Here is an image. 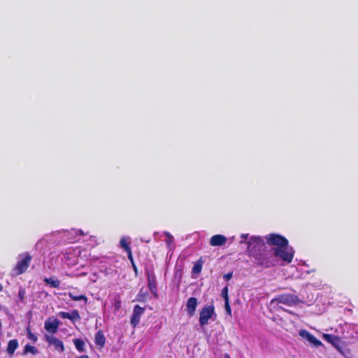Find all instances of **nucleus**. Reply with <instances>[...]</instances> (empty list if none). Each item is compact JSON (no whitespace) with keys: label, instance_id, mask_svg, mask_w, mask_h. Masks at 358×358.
<instances>
[{"label":"nucleus","instance_id":"nucleus-1","mask_svg":"<svg viewBox=\"0 0 358 358\" xmlns=\"http://www.w3.org/2000/svg\"><path fill=\"white\" fill-rule=\"evenodd\" d=\"M253 259L255 265L264 268L273 267L278 264V260L274 258L273 251L267 248L257 254Z\"/></svg>","mask_w":358,"mask_h":358},{"label":"nucleus","instance_id":"nucleus-2","mask_svg":"<svg viewBox=\"0 0 358 358\" xmlns=\"http://www.w3.org/2000/svg\"><path fill=\"white\" fill-rule=\"evenodd\" d=\"M247 244L248 255L252 258L267 248L264 240L260 236L250 237Z\"/></svg>","mask_w":358,"mask_h":358},{"label":"nucleus","instance_id":"nucleus-3","mask_svg":"<svg viewBox=\"0 0 358 358\" xmlns=\"http://www.w3.org/2000/svg\"><path fill=\"white\" fill-rule=\"evenodd\" d=\"M301 302L302 301L297 295L293 294H282L271 299V304L276 303L278 305L279 303H282L287 306H294Z\"/></svg>","mask_w":358,"mask_h":358},{"label":"nucleus","instance_id":"nucleus-4","mask_svg":"<svg viewBox=\"0 0 358 358\" xmlns=\"http://www.w3.org/2000/svg\"><path fill=\"white\" fill-rule=\"evenodd\" d=\"M273 254L275 259L280 258L282 261L289 264L294 258V251L288 245L285 248H274L273 249Z\"/></svg>","mask_w":358,"mask_h":358},{"label":"nucleus","instance_id":"nucleus-5","mask_svg":"<svg viewBox=\"0 0 358 358\" xmlns=\"http://www.w3.org/2000/svg\"><path fill=\"white\" fill-rule=\"evenodd\" d=\"M20 259L17 262L15 266L13 268V272L17 275L25 273L30 266L31 262L32 260V256L28 252H24L20 255Z\"/></svg>","mask_w":358,"mask_h":358},{"label":"nucleus","instance_id":"nucleus-6","mask_svg":"<svg viewBox=\"0 0 358 358\" xmlns=\"http://www.w3.org/2000/svg\"><path fill=\"white\" fill-rule=\"evenodd\" d=\"M265 239L268 245L275 246V248H285L289 244L285 237L277 234H268L265 236Z\"/></svg>","mask_w":358,"mask_h":358},{"label":"nucleus","instance_id":"nucleus-7","mask_svg":"<svg viewBox=\"0 0 358 358\" xmlns=\"http://www.w3.org/2000/svg\"><path fill=\"white\" fill-rule=\"evenodd\" d=\"M215 313V308L213 305L203 306L199 313V324L204 326L208 323V320Z\"/></svg>","mask_w":358,"mask_h":358},{"label":"nucleus","instance_id":"nucleus-8","mask_svg":"<svg viewBox=\"0 0 358 358\" xmlns=\"http://www.w3.org/2000/svg\"><path fill=\"white\" fill-rule=\"evenodd\" d=\"M148 285L150 292L155 298L158 297L156 276L153 271H146Z\"/></svg>","mask_w":358,"mask_h":358},{"label":"nucleus","instance_id":"nucleus-9","mask_svg":"<svg viewBox=\"0 0 358 358\" xmlns=\"http://www.w3.org/2000/svg\"><path fill=\"white\" fill-rule=\"evenodd\" d=\"M145 312V308L141 307L139 305H136L134 307L133 313L131 317V324L135 328L140 322L141 316Z\"/></svg>","mask_w":358,"mask_h":358},{"label":"nucleus","instance_id":"nucleus-10","mask_svg":"<svg viewBox=\"0 0 358 358\" xmlns=\"http://www.w3.org/2000/svg\"><path fill=\"white\" fill-rule=\"evenodd\" d=\"M299 334L303 338L306 339L311 345L315 347H319L322 345V343L317 339L312 334L308 332L307 330L301 329L299 331Z\"/></svg>","mask_w":358,"mask_h":358},{"label":"nucleus","instance_id":"nucleus-11","mask_svg":"<svg viewBox=\"0 0 358 358\" xmlns=\"http://www.w3.org/2000/svg\"><path fill=\"white\" fill-rule=\"evenodd\" d=\"M45 341L49 343V345H53L55 350L59 352H63L64 351L65 348L63 342L57 338L53 336L46 335Z\"/></svg>","mask_w":358,"mask_h":358},{"label":"nucleus","instance_id":"nucleus-12","mask_svg":"<svg viewBox=\"0 0 358 358\" xmlns=\"http://www.w3.org/2000/svg\"><path fill=\"white\" fill-rule=\"evenodd\" d=\"M58 315L63 319L70 320L73 323L81 319L78 310H73L71 313L61 311L58 313Z\"/></svg>","mask_w":358,"mask_h":358},{"label":"nucleus","instance_id":"nucleus-13","mask_svg":"<svg viewBox=\"0 0 358 358\" xmlns=\"http://www.w3.org/2000/svg\"><path fill=\"white\" fill-rule=\"evenodd\" d=\"M198 303V300L195 297H190L187 299L186 303V311L189 317H192L195 314Z\"/></svg>","mask_w":358,"mask_h":358},{"label":"nucleus","instance_id":"nucleus-14","mask_svg":"<svg viewBox=\"0 0 358 358\" xmlns=\"http://www.w3.org/2000/svg\"><path fill=\"white\" fill-rule=\"evenodd\" d=\"M227 242V238L221 234L213 236L210 239V245L211 246H222Z\"/></svg>","mask_w":358,"mask_h":358},{"label":"nucleus","instance_id":"nucleus-15","mask_svg":"<svg viewBox=\"0 0 358 358\" xmlns=\"http://www.w3.org/2000/svg\"><path fill=\"white\" fill-rule=\"evenodd\" d=\"M59 325V321L57 318H54L52 322H45V329L52 334L57 333Z\"/></svg>","mask_w":358,"mask_h":358},{"label":"nucleus","instance_id":"nucleus-16","mask_svg":"<svg viewBox=\"0 0 358 358\" xmlns=\"http://www.w3.org/2000/svg\"><path fill=\"white\" fill-rule=\"evenodd\" d=\"M94 343L100 348L104 347L106 343V338L103 333V331L99 330L96 333L94 337Z\"/></svg>","mask_w":358,"mask_h":358},{"label":"nucleus","instance_id":"nucleus-17","mask_svg":"<svg viewBox=\"0 0 358 358\" xmlns=\"http://www.w3.org/2000/svg\"><path fill=\"white\" fill-rule=\"evenodd\" d=\"M322 337L327 342L331 343L335 347H336L340 342V338L333 334H324Z\"/></svg>","mask_w":358,"mask_h":358},{"label":"nucleus","instance_id":"nucleus-18","mask_svg":"<svg viewBox=\"0 0 358 358\" xmlns=\"http://www.w3.org/2000/svg\"><path fill=\"white\" fill-rule=\"evenodd\" d=\"M18 341L17 339H12L8 341L6 352L9 355H13L15 352V351L18 348Z\"/></svg>","mask_w":358,"mask_h":358},{"label":"nucleus","instance_id":"nucleus-19","mask_svg":"<svg viewBox=\"0 0 358 358\" xmlns=\"http://www.w3.org/2000/svg\"><path fill=\"white\" fill-rule=\"evenodd\" d=\"M203 262L202 260V257H201L199 259H198L196 262L195 264L194 265L192 270V273H195V274H198V273H201V271L202 270V267H203Z\"/></svg>","mask_w":358,"mask_h":358},{"label":"nucleus","instance_id":"nucleus-20","mask_svg":"<svg viewBox=\"0 0 358 358\" xmlns=\"http://www.w3.org/2000/svg\"><path fill=\"white\" fill-rule=\"evenodd\" d=\"M46 284L50 285L52 287L59 288L60 286V280L52 278H46L44 279Z\"/></svg>","mask_w":358,"mask_h":358},{"label":"nucleus","instance_id":"nucleus-21","mask_svg":"<svg viewBox=\"0 0 358 358\" xmlns=\"http://www.w3.org/2000/svg\"><path fill=\"white\" fill-rule=\"evenodd\" d=\"M73 342L78 352H82L85 351V343L82 339L75 338Z\"/></svg>","mask_w":358,"mask_h":358},{"label":"nucleus","instance_id":"nucleus-22","mask_svg":"<svg viewBox=\"0 0 358 358\" xmlns=\"http://www.w3.org/2000/svg\"><path fill=\"white\" fill-rule=\"evenodd\" d=\"M68 295L73 301H84L85 303H87V298L84 294L74 295L73 293L69 292Z\"/></svg>","mask_w":358,"mask_h":358},{"label":"nucleus","instance_id":"nucleus-23","mask_svg":"<svg viewBox=\"0 0 358 358\" xmlns=\"http://www.w3.org/2000/svg\"><path fill=\"white\" fill-rule=\"evenodd\" d=\"M38 351L37 348L33 345L27 344L24 348V354L31 353L33 355L38 354Z\"/></svg>","mask_w":358,"mask_h":358},{"label":"nucleus","instance_id":"nucleus-24","mask_svg":"<svg viewBox=\"0 0 358 358\" xmlns=\"http://www.w3.org/2000/svg\"><path fill=\"white\" fill-rule=\"evenodd\" d=\"M120 244L121 248L126 252H129L130 250H131V248L129 246V243L127 242V241L124 238H121Z\"/></svg>","mask_w":358,"mask_h":358},{"label":"nucleus","instance_id":"nucleus-25","mask_svg":"<svg viewBox=\"0 0 358 358\" xmlns=\"http://www.w3.org/2000/svg\"><path fill=\"white\" fill-rule=\"evenodd\" d=\"M27 338L31 340L33 343H36L38 340L37 336L33 334L29 327L27 328Z\"/></svg>","mask_w":358,"mask_h":358},{"label":"nucleus","instance_id":"nucleus-26","mask_svg":"<svg viewBox=\"0 0 358 358\" xmlns=\"http://www.w3.org/2000/svg\"><path fill=\"white\" fill-rule=\"evenodd\" d=\"M229 289H228V287L227 286H225L222 290V293H221V295L224 298V301H229Z\"/></svg>","mask_w":358,"mask_h":358},{"label":"nucleus","instance_id":"nucleus-27","mask_svg":"<svg viewBox=\"0 0 358 358\" xmlns=\"http://www.w3.org/2000/svg\"><path fill=\"white\" fill-rule=\"evenodd\" d=\"M147 294H148L147 292H143V288L141 289V290L139 291V292H138V294H137V296H136L137 300L138 301H144Z\"/></svg>","mask_w":358,"mask_h":358},{"label":"nucleus","instance_id":"nucleus-28","mask_svg":"<svg viewBox=\"0 0 358 358\" xmlns=\"http://www.w3.org/2000/svg\"><path fill=\"white\" fill-rule=\"evenodd\" d=\"M25 294H26L25 289L23 287H20V289H19V292H18V297H19L20 301H21L22 303L24 302Z\"/></svg>","mask_w":358,"mask_h":358},{"label":"nucleus","instance_id":"nucleus-29","mask_svg":"<svg viewBox=\"0 0 358 358\" xmlns=\"http://www.w3.org/2000/svg\"><path fill=\"white\" fill-rule=\"evenodd\" d=\"M113 307H114V312L115 313H117L120 308H121V301L120 299H115V301H114V303H113Z\"/></svg>","mask_w":358,"mask_h":358},{"label":"nucleus","instance_id":"nucleus-30","mask_svg":"<svg viewBox=\"0 0 358 358\" xmlns=\"http://www.w3.org/2000/svg\"><path fill=\"white\" fill-rule=\"evenodd\" d=\"M224 308H225L226 313L229 315H231V307L229 305V301H224Z\"/></svg>","mask_w":358,"mask_h":358},{"label":"nucleus","instance_id":"nucleus-31","mask_svg":"<svg viewBox=\"0 0 358 358\" xmlns=\"http://www.w3.org/2000/svg\"><path fill=\"white\" fill-rule=\"evenodd\" d=\"M232 275H233V273L232 272H229V273H227L226 274L224 275L223 278L225 280H229L231 279L232 278Z\"/></svg>","mask_w":358,"mask_h":358},{"label":"nucleus","instance_id":"nucleus-32","mask_svg":"<svg viewBox=\"0 0 358 358\" xmlns=\"http://www.w3.org/2000/svg\"><path fill=\"white\" fill-rule=\"evenodd\" d=\"M166 235L168 236V239L166 242L169 245H170L173 242V236L169 233H166Z\"/></svg>","mask_w":358,"mask_h":358},{"label":"nucleus","instance_id":"nucleus-33","mask_svg":"<svg viewBox=\"0 0 358 358\" xmlns=\"http://www.w3.org/2000/svg\"><path fill=\"white\" fill-rule=\"evenodd\" d=\"M127 253L128 259H129L131 263V264L134 263V258H133V256H132L131 250H130L129 252H127Z\"/></svg>","mask_w":358,"mask_h":358},{"label":"nucleus","instance_id":"nucleus-34","mask_svg":"<svg viewBox=\"0 0 358 358\" xmlns=\"http://www.w3.org/2000/svg\"><path fill=\"white\" fill-rule=\"evenodd\" d=\"M248 234H241V238H242L243 239H244V241H241V243H243V242H244V243H247L245 241H246V239L248 238Z\"/></svg>","mask_w":358,"mask_h":358},{"label":"nucleus","instance_id":"nucleus-35","mask_svg":"<svg viewBox=\"0 0 358 358\" xmlns=\"http://www.w3.org/2000/svg\"><path fill=\"white\" fill-rule=\"evenodd\" d=\"M282 310H283L284 311L288 313L289 314H291V315H295V313L291 310H287L285 308H283L282 307H280Z\"/></svg>","mask_w":358,"mask_h":358},{"label":"nucleus","instance_id":"nucleus-36","mask_svg":"<svg viewBox=\"0 0 358 358\" xmlns=\"http://www.w3.org/2000/svg\"><path fill=\"white\" fill-rule=\"evenodd\" d=\"M131 264H132V267L134 268V271L136 273L137 272V267H136L135 263H133Z\"/></svg>","mask_w":358,"mask_h":358},{"label":"nucleus","instance_id":"nucleus-37","mask_svg":"<svg viewBox=\"0 0 358 358\" xmlns=\"http://www.w3.org/2000/svg\"><path fill=\"white\" fill-rule=\"evenodd\" d=\"M76 358H89V356L87 355H81L80 357H77Z\"/></svg>","mask_w":358,"mask_h":358},{"label":"nucleus","instance_id":"nucleus-38","mask_svg":"<svg viewBox=\"0 0 358 358\" xmlns=\"http://www.w3.org/2000/svg\"><path fill=\"white\" fill-rule=\"evenodd\" d=\"M224 358H230V356L229 354H225Z\"/></svg>","mask_w":358,"mask_h":358},{"label":"nucleus","instance_id":"nucleus-39","mask_svg":"<svg viewBox=\"0 0 358 358\" xmlns=\"http://www.w3.org/2000/svg\"><path fill=\"white\" fill-rule=\"evenodd\" d=\"M79 234L82 236L85 235L84 232L82 230H79Z\"/></svg>","mask_w":358,"mask_h":358},{"label":"nucleus","instance_id":"nucleus-40","mask_svg":"<svg viewBox=\"0 0 358 358\" xmlns=\"http://www.w3.org/2000/svg\"><path fill=\"white\" fill-rule=\"evenodd\" d=\"M3 290V286L0 284V292Z\"/></svg>","mask_w":358,"mask_h":358}]
</instances>
